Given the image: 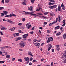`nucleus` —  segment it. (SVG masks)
<instances>
[{"label":"nucleus","mask_w":66,"mask_h":66,"mask_svg":"<svg viewBox=\"0 0 66 66\" xmlns=\"http://www.w3.org/2000/svg\"><path fill=\"white\" fill-rule=\"evenodd\" d=\"M19 45L20 46H21V48H23L25 46V43L23 41L19 43Z\"/></svg>","instance_id":"nucleus-1"},{"label":"nucleus","mask_w":66,"mask_h":66,"mask_svg":"<svg viewBox=\"0 0 66 66\" xmlns=\"http://www.w3.org/2000/svg\"><path fill=\"white\" fill-rule=\"evenodd\" d=\"M53 40V38L52 37H50V38H48V40L47 41V43H50V42H52Z\"/></svg>","instance_id":"nucleus-2"},{"label":"nucleus","mask_w":66,"mask_h":66,"mask_svg":"<svg viewBox=\"0 0 66 66\" xmlns=\"http://www.w3.org/2000/svg\"><path fill=\"white\" fill-rule=\"evenodd\" d=\"M33 43L35 45L37 46V47L38 48H39V46H40V44L38 43H35L34 42H33Z\"/></svg>","instance_id":"nucleus-3"},{"label":"nucleus","mask_w":66,"mask_h":66,"mask_svg":"<svg viewBox=\"0 0 66 66\" xmlns=\"http://www.w3.org/2000/svg\"><path fill=\"white\" fill-rule=\"evenodd\" d=\"M47 47H48V50H47L48 51H50V49H51V48L52 47V45L51 44H48L47 45Z\"/></svg>","instance_id":"nucleus-4"},{"label":"nucleus","mask_w":66,"mask_h":66,"mask_svg":"<svg viewBox=\"0 0 66 66\" xmlns=\"http://www.w3.org/2000/svg\"><path fill=\"white\" fill-rule=\"evenodd\" d=\"M57 5H53L51 6H50L48 7V8L50 9H53L54 8H56L57 7Z\"/></svg>","instance_id":"nucleus-5"},{"label":"nucleus","mask_w":66,"mask_h":66,"mask_svg":"<svg viewBox=\"0 0 66 66\" xmlns=\"http://www.w3.org/2000/svg\"><path fill=\"white\" fill-rule=\"evenodd\" d=\"M24 59L27 62V64H28V63L29 62V57H27V58L26 57H25L24 58Z\"/></svg>","instance_id":"nucleus-6"},{"label":"nucleus","mask_w":66,"mask_h":66,"mask_svg":"<svg viewBox=\"0 0 66 66\" xmlns=\"http://www.w3.org/2000/svg\"><path fill=\"white\" fill-rule=\"evenodd\" d=\"M62 59L63 60H66V55L65 54H63V55H62Z\"/></svg>","instance_id":"nucleus-7"},{"label":"nucleus","mask_w":66,"mask_h":66,"mask_svg":"<svg viewBox=\"0 0 66 66\" xmlns=\"http://www.w3.org/2000/svg\"><path fill=\"white\" fill-rule=\"evenodd\" d=\"M28 36V34H24L22 36L24 38L26 39L27 37V36Z\"/></svg>","instance_id":"nucleus-8"},{"label":"nucleus","mask_w":66,"mask_h":66,"mask_svg":"<svg viewBox=\"0 0 66 66\" xmlns=\"http://www.w3.org/2000/svg\"><path fill=\"white\" fill-rule=\"evenodd\" d=\"M61 6L63 10H65V6L63 5V3H62V4Z\"/></svg>","instance_id":"nucleus-9"},{"label":"nucleus","mask_w":66,"mask_h":66,"mask_svg":"<svg viewBox=\"0 0 66 66\" xmlns=\"http://www.w3.org/2000/svg\"><path fill=\"white\" fill-rule=\"evenodd\" d=\"M20 39H21V37H19L15 39V41H16V42H17V41H18V40H20Z\"/></svg>","instance_id":"nucleus-10"},{"label":"nucleus","mask_w":66,"mask_h":66,"mask_svg":"<svg viewBox=\"0 0 66 66\" xmlns=\"http://www.w3.org/2000/svg\"><path fill=\"white\" fill-rule=\"evenodd\" d=\"M16 28L13 27L12 28H11V29H10V30H11V31H14V30H15V28Z\"/></svg>","instance_id":"nucleus-11"},{"label":"nucleus","mask_w":66,"mask_h":66,"mask_svg":"<svg viewBox=\"0 0 66 66\" xmlns=\"http://www.w3.org/2000/svg\"><path fill=\"white\" fill-rule=\"evenodd\" d=\"M32 6H30V7L28 8V9L29 11H33V9L32 8Z\"/></svg>","instance_id":"nucleus-12"},{"label":"nucleus","mask_w":66,"mask_h":66,"mask_svg":"<svg viewBox=\"0 0 66 66\" xmlns=\"http://www.w3.org/2000/svg\"><path fill=\"white\" fill-rule=\"evenodd\" d=\"M7 28H6L5 27H3L1 29V30H7Z\"/></svg>","instance_id":"nucleus-13"},{"label":"nucleus","mask_w":66,"mask_h":66,"mask_svg":"<svg viewBox=\"0 0 66 66\" xmlns=\"http://www.w3.org/2000/svg\"><path fill=\"white\" fill-rule=\"evenodd\" d=\"M28 55H31V56H33V55H32V53H31V52H28Z\"/></svg>","instance_id":"nucleus-14"},{"label":"nucleus","mask_w":66,"mask_h":66,"mask_svg":"<svg viewBox=\"0 0 66 66\" xmlns=\"http://www.w3.org/2000/svg\"><path fill=\"white\" fill-rule=\"evenodd\" d=\"M31 25L30 24V25H28V26L27 28V29H30V28H31Z\"/></svg>","instance_id":"nucleus-15"},{"label":"nucleus","mask_w":66,"mask_h":66,"mask_svg":"<svg viewBox=\"0 0 66 66\" xmlns=\"http://www.w3.org/2000/svg\"><path fill=\"white\" fill-rule=\"evenodd\" d=\"M22 4L24 5H26V0H24V2L22 3Z\"/></svg>","instance_id":"nucleus-16"},{"label":"nucleus","mask_w":66,"mask_h":66,"mask_svg":"<svg viewBox=\"0 0 66 66\" xmlns=\"http://www.w3.org/2000/svg\"><path fill=\"white\" fill-rule=\"evenodd\" d=\"M61 34V33L60 32H59L57 33L56 34V36H59V35H60Z\"/></svg>","instance_id":"nucleus-17"},{"label":"nucleus","mask_w":66,"mask_h":66,"mask_svg":"<svg viewBox=\"0 0 66 66\" xmlns=\"http://www.w3.org/2000/svg\"><path fill=\"white\" fill-rule=\"evenodd\" d=\"M10 48H11V47H9L8 46H4V49H5L6 48H9V49H10Z\"/></svg>","instance_id":"nucleus-18"},{"label":"nucleus","mask_w":66,"mask_h":66,"mask_svg":"<svg viewBox=\"0 0 66 66\" xmlns=\"http://www.w3.org/2000/svg\"><path fill=\"white\" fill-rule=\"evenodd\" d=\"M8 13V12L7 11H4V15H7Z\"/></svg>","instance_id":"nucleus-19"},{"label":"nucleus","mask_w":66,"mask_h":66,"mask_svg":"<svg viewBox=\"0 0 66 66\" xmlns=\"http://www.w3.org/2000/svg\"><path fill=\"white\" fill-rule=\"evenodd\" d=\"M6 21L7 22H9L10 23H12V22H13V21L9 20H7Z\"/></svg>","instance_id":"nucleus-20"},{"label":"nucleus","mask_w":66,"mask_h":66,"mask_svg":"<svg viewBox=\"0 0 66 66\" xmlns=\"http://www.w3.org/2000/svg\"><path fill=\"white\" fill-rule=\"evenodd\" d=\"M10 2V0H5V3H8Z\"/></svg>","instance_id":"nucleus-21"},{"label":"nucleus","mask_w":66,"mask_h":66,"mask_svg":"<svg viewBox=\"0 0 66 66\" xmlns=\"http://www.w3.org/2000/svg\"><path fill=\"white\" fill-rule=\"evenodd\" d=\"M60 28V26H58L56 27L55 28V30H57V29H59Z\"/></svg>","instance_id":"nucleus-22"},{"label":"nucleus","mask_w":66,"mask_h":66,"mask_svg":"<svg viewBox=\"0 0 66 66\" xmlns=\"http://www.w3.org/2000/svg\"><path fill=\"white\" fill-rule=\"evenodd\" d=\"M63 38L64 39L66 38V34H64L63 35Z\"/></svg>","instance_id":"nucleus-23"},{"label":"nucleus","mask_w":66,"mask_h":66,"mask_svg":"<svg viewBox=\"0 0 66 66\" xmlns=\"http://www.w3.org/2000/svg\"><path fill=\"white\" fill-rule=\"evenodd\" d=\"M61 9V6H58V11H60V10Z\"/></svg>","instance_id":"nucleus-24"},{"label":"nucleus","mask_w":66,"mask_h":66,"mask_svg":"<svg viewBox=\"0 0 66 66\" xmlns=\"http://www.w3.org/2000/svg\"><path fill=\"white\" fill-rule=\"evenodd\" d=\"M1 17H3L4 16V13H1Z\"/></svg>","instance_id":"nucleus-25"},{"label":"nucleus","mask_w":66,"mask_h":66,"mask_svg":"<svg viewBox=\"0 0 66 66\" xmlns=\"http://www.w3.org/2000/svg\"><path fill=\"white\" fill-rule=\"evenodd\" d=\"M34 1H35V0H31V2L33 4V3H34Z\"/></svg>","instance_id":"nucleus-26"},{"label":"nucleus","mask_w":66,"mask_h":66,"mask_svg":"<svg viewBox=\"0 0 66 66\" xmlns=\"http://www.w3.org/2000/svg\"><path fill=\"white\" fill-rule=\"evenodd\" d=\"M53 23H54V22L50 23L49 24V26H51L53 25Z\"/></svg>","instance_id":"nucleus-27"},{"label":"nucleus","mask_w":66,"mask_h":66,"mask_svg":"<svg viewBox=\"0 0 66 66\" xmlns=\"http://www.w3.org/2000/svg\"><path fill=\"white\" fill-rule=\"evenodd\" d=\"M23 13H24V12H25V15H28V12H25V11H23Z\"/></svg>","instance_id":"nucleus-28"},{"label":"nucleus","mask_w":66,"mask_h":66,"mask_svg":"<svg viewBox=\"0 0 66 66\" xmlns=\"http://www.w3.org/2000/svg\"><path fill=\"white\" fill-rule=\"evenodd\" d=\"M22 21H26V19L24 18H23L22 19Z\"/></svg>","instance_id":"nucleus-29"},{"label":"nucleus","mask_w":66,"mask_h":66,"mask_svg":"<svg viewBox=\"0 0 66 66\" xmlns=\"http://www.w3.org/2000/svg\"><path fill=\"white\" fill-rule=\"evenodd\" d=\"M5 62V61H0V64H2V63H4Z\"/></svg>","instance_id":"nucleus-30"},{"label":"nucleus","mask_w":66,"mask_h":66,"mask_svg":"<svg viewBox=\"0 0 66 66\" xmlns=\"http://www.w3.org/2000/svg\"><path fill=\"white\" fill-rule=\"evenodd\" d=\"M10 58V55H7L6 56V58H7V59Z\"/></svg>","instance_id":"nucleus-31"},{"label":"nucleus","mask_w":66,"mask_h":66,"mask_svg":"<svg viewBox=\"0 0 66 66\" xmlns=\"http://www.w3.org/2000/svg\"><path fill=\"white\" fill-rule=\"evenodd\" d=\"M47 33L49 34L50 33H51V31L49 30H47Z\"/></svg>","instance_id":"nucleus-32"},{"label":"nucleus","mask_w":66,"mask_h":66,"mask_svg":"<svg viewBox=\"0 0 66 66\" xmlns=\"http://www.w3.org/2000/svg\"><path fill=\"white\" fill-rule=\"evenodd\" d=\"M60 47H57L56 48V50H57V51H58L59 50H60Z\"/></svg>","instance_id":"nucleus-33"},{"label":"nucleus","mask_w":66,"mask_h":66,"mask_svg":"<svg viewBox=\"0 0 66 66\" xmlns=\"http://www.w3.org/2000/svg\"><path fill=\"white\" fill-rule=\"evenodd\" d=\"M30 15L31 16H36V14H31Z\"/></svg>","instance_id":"nucleus-34"},{"label":"nucleus","mask_w":66,"mask_h":66,"mask_svg":"<svg viewBox=\"0 0 66 66\" xmlns=\"http://www.w3.org/2000/svg\"><path fill=\"white\" fill-rule=\"evenodd\" d=\"M64 61H62V63L65 64V63H66V60H64Z\"/></svg>","instance_id":"nucleus-35"},{"label":"nucleus","mask_w":66,"mask_h":66,"mask_svg":"<svg viewBox=\"0 0 66 66\" xmlns=\"http://www.w3.org/2000/svg\"><path fill=\"white\" fill-rule=\"evenodd\" d=\"M4 9V7H0V10H3Z\"/></svg>","instance_id":"nucleus-36"},{"label":"nucleus","mask_w":66,"mask_h":66,"mask_svg":"<svg viewBox=\"0 0 66 66\" xmlns=\"http://www.w3.org/2000/svg\"><path fill=\"white\" fill-rule=\"evenodd\" d=\"M18 31L20 33H23V32H21V30H18Z\"/></svg>","instance_id":"nucleus-37"},{"label":"nucleus","mask_w":66,"mask_h":66,"mask_svg":"<svg viewBox=\"0 0 66 66\" xmlns=\"http://www.w3.org/2000/svg\"><path fill=\"white\" fill-rule=\"evenodd\" d=\"M18 61L20 62H22V60L21 59H19L18 60Z\"/></svg>","instance_id":"nucleus-38"},{"label":"nucleus","mask_w":66,"mask_h":66,"mask_svg":"<svg viewBox=\"0 0 66 66\" xmlns=\"http://www.w3.org/2000/svg\"><path fill=\"white\" fill-rule=\"evenodd\" d=\"M15 34H16V36H19V34L18 33H16Z\"/></svg>","instance_id":"nucleus-39"},{"label":"nucleus","mask_w":66,"mask_h":66,"mask_svg":"<svg viewBox=\"0 0 66 66\" xmlns=\"http://www.w3.org/2000/svg\"><path fill=\"white\" fill-rule=\"evenodd\" d=\"M37 15H43V14L40 13H37Z\"/></svg>","instance_id":"nucleus-40"},{"label":"nucleus","mask_w":66,"mask_h":66,"mask_svg":"<svg viewBox=\"0 0 66 66\" xmlns=\"http://www.w3.org/2000/svg\"><path fill=\"white\" fill-rule=\"evenodd\" d=\"M53 3H52L50 2L49 3V5H53Z\"/></svg>","instance_id":"nucleus-41"},{"label":"nucleus","mask_w":66,"mask_h":66,"mask_svg":"<svg viewBox=\"0 0 66 66\" xmlns=\"http://www.w3.org/2000/svg\"><path fill=\"white\" fill-rule=\"evenodd\" d=\"M42 17H43V19H46L47 18V17H45V16H42Z\"/></svg>","instance_id":"nucleus-42"},{"label":"nucleus","mask_w":66,"mask_h":66,"mask_svg":"<svg viewBox=\"0 0 66 66\" xmlns=\"http://www.w3.org/2000/svg\"><path fill=\"white\" fill-rule=\"evenodd\" d=\"M19 26H22V24L21 23H20L18 24Z\"/></svg>","instance_id":"nucleus-43"},{"label":"nucleus","mask_w":66,"mask_h":66,"mask_svg":"<svg viewBox=\"0 0 66 66\" xmlns=\"http://www.w3.org/2000/svg\"><path fill=\"white\" fill-rule=\"evenodd\" d=\"M30 61H32V60H33V57H31L30 58Z\"/></svg>","instance_id":"nucleus-44"},{"label":"nucleus","mask_w":66,"mask_h":66,"mask_svg":"<svg viewBox=\"0 0 66 66\" xmlns=\"http://www.w3.org/2000/svg\"><path fill=\"white\" fill-rule=\"evenodd\" d=\"M33 62H37V61L35 60H34L33 61Z\"/></svg>","instance_id":"nucleus-45"},{"label":"nucleus","mask_w":66,"mask_h":66,"mask_svg":"<svg viewBox=\"0 0 66 66\" xmlns=\"http://www.w3.org/2000/svg\"><path fill=\"white\" fill-rule=\"evenodd\" d=\"M51 2H55V1L53 0H51Z\"/></svg>","instance_id":"nucleus-46"},{"label":"nucleus","mask_w":66,"mask_h":66,"mask_svg":"<svg viewBox=\"0 0 66 66\" xmlns=\"http://www.w3.org/2000/svg\"><path fill=\"white\" fill-rule=\"evenodd\" d=\"M12 16H15V17H16L17 16L16 15H15L14 14H12Z\"/></svg>","instance_id":"nucleus-47"},{"label":"nucleus","mask_w":66,"mask_h":66,"mask_svg":"<svg viewBox=\"0 0 66 66\" xmlns=\"http://www.w3.org/2000/svg\"><path fill=\"white\" fill-rule=\"evenodd\" d=\"M12 15L11 14H10V15H9V17H12Z\"/></svg>","instance_id":"nucleus-48"},{"label":"nucleus","mask_w":66,"mask_h":66,"mask_svg":"<svg viewBox=\"0 0 66 66\" xmlns=\"http://www.w3.org/2000/svg\"><path fill=\"white\" fill-rule=\"evenodd\" d=\"M34 33V32H33V31H32L31 32H30V34H33Z\"/></svg>","instance_id":"nucleus-49"},{"label":"nucleus","mask_w":66,"mask_h":66,"mask_svg":"<svg viewBox=\"0 0 66 66\" xmlns=\"http://www.w3.org/2000/svg\"><path fill=\"white\" fill-rule=\"evenodd\" d=\"M28 41L30 42H31V39H28Z\"/></svg>","instance_id":"nucleus-50"},{"label":"nucleus","mask_w":66,"mask_h":66,"mask_svg":"<svg viewBox=\"0 0 66 66\" xmlns=\"http://www.w3.org/2000/svg\"><path fill=\"white\" fill-rule=\"evenodd\" d=\"M0 33L2 35H3V33H2V31H0Z\"/></svg>","instance_id":"nucleus-51"},{"label":"nucleus","mask_w":66,"mask_h":66,"mask_svg":"<svg viewBox=\"0 0 66 66\" xmlns=\"http://www.w3.org/2000/svg\"><path fill=\"white\" fill-rule=\"evenodd\" d=\"M52 52H54V49H52Z\"/></svg>","instance_id":"nucleus-52"},{"label":"nucleus","mask_w":66,"mask_h":66,"mask_svg":"<svg viewBox=\"0 0 66 66\" xmlns=\"http://www.w3.org/2000/svg\"><path fill=\"white\" fill-rule=\"evenodd\" d=\"M45 44V43H43L41 44V46H43V45H44Z\"/></svg>","instance_id":"nucleus-53"},{"label":"nucleus","mask_w":66,"mask_h":66,"mask_svg":"<svg viewBox=\"0 0 66 66\" xmlns=\"http://www.w3.org/2000/svg\"><path fill=\"white\" fill-rule=\"evenodd\" d=\"M34 28H35V27H34L32 28L31 30H34Z\"/></svg>","instance_id":"nucleus-54"},{"label":"nucleus","mask_w":66,"mask_h":66,"mask_svg":"<svg viewBox=\"0 0 66 66\" xmlns=\"http://www.w3.org/2000/svg\"><path fill=\"white\" fill-rule=\"evenodd\" d=\"M59 46H60V45H56V47L57 48H58V47H59Z\"/></svg>","instance_id":"nucleus-55"},{"label":"nucleus","mask_w":66,"mask_h":66,"mask_svg":"<svg viewBox=\"0 0 66 66\" xmlns=\"http://www.w3.org/2000/svg\"><path fill=\"white\" fill-rule=\"evenodd\" d=\"M5 17H9V15H6L5 16Z\"/></svg>","instance_id":"nucleus-56"},{"label":"nucleus","mask_w":66,"mask_h":66,"mask_svg":"<svg viewBox=\"0 0 66 66\" xmlns=\"http://www.w3.org/2000/svg\"><path fill=\"white\" fill-rule=\"evenodd\" d=\"M2 2L3 4H4V0H2Z\"/></svg>","instance_id":"nucleus-57"},{"label":"nucleus","mask_w":66,"mask_h":66,"mask_svg":"<svg viewBox=\"0 0 66 66\" xmlns=\"http://www.w3.org/2000/svg\"><path fill=\"white\" fill-rule=\"evenodd\" d=\"M15 60V58H13L12 59V61H14Z\"/></svg>","instance_id":"nucleus-58"},{"label":"nucleus","mask_w":66,"mask_h":66,"mask_svg":"<svg viewBox=\"0 0 66 66\" xmlns=\"http://www.w3.org/2000/svg\"><path fill=\"white\" fill-rule=\"evenodd\" d=\"M13 35L14 36V37L16 36V35L15 34H13Z\"/></svg>","instance_id":"nucleus-59"},{"label":"nucleus","mask_w":66,"mask_h":66,"mask_svg":"<svg viewBox=\"0 0 66 66\" xmlns=\"http://www.w3.org/2000/svg\"><path fill=\"white\" fill-rule=\"evenodd\" d=\"M65 24H66L65 23H64V24H63L62 25V26L64 27V26H65Z\"/></svg>","instance_id":"nucleus-60"},{"label":"nucleus","mask_w":66,"mask_h":66,"mask_svg":"<svg viewBox=\"0 0 66 66\" xmlns=\"http://www.w3.org/2000/svg\"><path fill=\"white\" fill-rule=\"evenodd\" d=\"M32 63H31V62H30L29 63V65H32Z\"/></svg>","instance_id":"nucleus-61"},{"label":"nucleus","mask_w":66,"mask_h":66,"mask_svg":"<svg viewBox=\"0 0 66 66\" xmlns=\"http://www.w3.org/2000/svg\"><path fill=\"white\" fill-rule=\"evenodd\" d=\"M39 29H40L41 30H42L43 29V28H42V27H40L39 28Z\"/></svg>","instance_id":"nucleus-62"},{"label":"nucleus","mask_w":66,"mask_h":66,"mask_svg":"<svg viewBox=\"0 0 66 66\" xmlns=\"http://www.w3.org/2000/svg\"><path fill=\"white\" fill-rule=\"evenodd\" d=\"M40 7L39 8V9H37L36 10V11H39V10H40Z\"/></svg>","instance_id":"nucleus-63"},{"label":"nucleus","mask_w":66,"mask_h":66,"mask_svg":"<svg viewBox=\"0 0 66 66\" xmlns=\"http://www.w3.org/2000/svg\"><path fill=\"white\" fill-rule=\"evenodd\" d=\"M64 52H65V53L64 54H65V55H66V50L65 51H64Z\"/></svg>","instance_id":"nucleus-64"}]
</instances>
